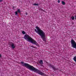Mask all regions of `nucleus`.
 <instances>
[{"instance_id":"9b49d317","label":"nucleus","mask_w":76,"mask_h":76,"mask_svg":"<svg viewBox=\"0 0 76 76\" xmlns=\"http://www.w3.org/2000/svg\"><path fill=\"white\" fill-rule=\"evenodd\" d=\"M33 5H34V6H38V4H33Z\"/></svg>"},{"instance_id":"20e7f679","label":"nucleus","mask_w":76,"mask_h":76,"mask_svg":"<svg viewBox=\"0 0 76 76\" xmlns=\"http://www.w3.org/2000/svg\"><path fill=\"white\" fill-rule=\"evenodd\" d=\"M72 47L74 48H76V43L75 41L73 39L71 40V41Z\"/></svg>"},{"instance_id":"1a4fd4ad","label":"nucleus","mask_w":76,"mask_h":76,"mask_svg":"<svg viewBox=\"0 0 76 76\" xmlns=\"http://www.w3.org/2000/svg\"><path fill=\"white\" fill-rule=\"evenodd\" d=\"M17 12L18 13H20V10L19 9H18L17 10Z\"/></svg>"},{"instance_id":"f03ea898","label":"nucleus","mask_w":76,"mask_h":76,"mask_svg":"<svg viewBox=\"0 0 76 76\" xmlns=\"http://www.w3.org/2000/svg\"><path fill=\"white\" fill-rule=\"evenodd\" d=\"M36 29H35L34 31L37 33L39 35H40L42 38L43 39L44 41H45L46 42V39L45 38L46 37V35H45V33L43 31L41 30L39 27L38 26L36 27Z\"/></svg>"},{"instance_id":"ddd939ff","label":"nucleus","mask_w":76,"mask_h":76,"mask_svg":"<svg viewBox=\"0 0 76 76\" xmlns=\"http://www.w3.org/2000/svg\"><path fill=\"white\" fill-rule=\"evenodd\" d=\"M58 3H60V0H58Z\"/></svg>"},{"instance_id":"412c9836","label":"nucleus","mask_w":76,"mask_h":76,"mask_svg":"<svg viewBox=\"0 0 76 76\" xmlns=\"http://www.w3.org/2000/svg\"><path fill=\"white\" fill-rule=\"evenodd\" d=\"M18 19H19V18H17Z\"/></svg>"},{"instance_id":"6e6552de","label":"nucleus","mask_w":76,"mask_h":76,"mask_svg":"<svg viewBox=\"0 0 76 76\" xmlns=\"http://www.w3.org/2000/svg\"><path fill=\"white\" fill-rule=\"evenodd\" d=\"M73 60L74 61H75V62H76V56L74 58H73Z\"/></svg>"},{"instance_id":"f257e3e1","label":"nucleus","mask_w":76,"mask_h":76,"mask_svg":"<svg viewBox=\"0 0 76 76\" xmlns=\"http://www.w3.org/2000/svg\"><path fill=\"white\" fill-rule=\"evenodd\" d=\"M21 64L23 66H25L30 70L31 71H33V72H34L35 73H37L39 75H42L43 76H44L45 74L44 73L41 72L38 69L34 68L33 66H31L28 64L26 63H24V62H21Z\"/></svg>"},{"instance_id":"0eeeda50","label":"nucleus","mask_w":76,"mask_h":76,"mask_svg":"<svg viewBox=\"0 0 76 76\" xmlns=\"http://www.w3.org/2000/svg\"><path fill=\"white\" fill-rule=\"evenodd\" d=\"M61 3L63 5H65L66 4V3L64 1H62Z\"/></svg>"},{"instance_id":"423d86ee","label":"nucleus","mask_w":76,"mask_h":76,"mask_svg":"<svg viewBox=\"0 0 76 76\" xmlns=\"http://www.w3.org/2000/svg\"><path fill=\"white\" fill-rule=\"evenodd\" d=\"M39 63L40 64H43V62L42 61V60H40L39 61Z\"/></svg>"},{"instance_id":"2eb2a0df","label":"nucleus","mask_w":76,"mask_h":76,"mask_svg":"<svg viewBox=\"0 0 76 76\" xmlns=\"http://www.w3.org/2000/svg\"><path fill=\"white\" fill-rule=\"evenodd\" d=\"M41 10H42V11H43L44 12V10H43L42 9H40Z\"/></svg>"},{"instance_id":"9d476101","label":"nucleus","mask_w":76,"mask_h":76,"mask_svg":"<svg viewBox=\"0 0 76 76\" xmlns=\"http://www.w3.org/2000/svg\"><path fill=\"white\" fill-rule=\"evenodd\" d=\"M22 34H23V35H25V34H26V33L24 31H23L22 32Z\"/></svg>"},{"instance_id":"39448f33","label":"nucleus","mask_w":76,"mask_h":76,"mask_svg":"<svg viewBox=\"0 0 76 76\" xmlns=\"http://www.w3.org/2000/svg\"><path fill=\"white\" fill-rule=\"evenodd\" d=\"M11 47L12 48H15V45H14V44L13 43H12V44Z\"/></svg>"},{"instance_id":"6ab92c4d","label":"nucleus","mask_w":76,"mask_h":76,"mask_svg":"<svg viewBox=\"0 0 76 76\" xmlns=\"http://www.w3.org/2000/svg\"><path fill=\"white\" fill-rule=\"evenodd\" d=\"M1 57V54H0V57Z\"/></svg>"},{"instance_id":"4be33fe9","label":"nucleus","mask_w":76,"mask_h":76,"mask_svg":"<svg viewBox=\"0 0 76 76\" xmlns=\"http://www.w3.org/2000/svg\"><path fill=\"white\" fill-rule=\"evenodd\" d=\"M13 8H15V7H13Z\"/></svg>"},{"instance_id":"a211bd4d","label":"nucleus","mask_w":76,"mask_h":76,"mask_svg":"<svg viewBox=\"0 0 76 76\" xmlns=\"http://www.w3.org/2000/svg\"><path fill=\"white\" fill-rule=\"evenodd\" d=\"M75 19H76V16L75 15Z\"/></svg>"},{"instance_id":"f8f14e48","label":"nucleus","mask_w":76,"mask_h":76,"mask_svg":"<svg viewBox=\"0 0 76 76\" xmlns=\"http://www.w3.org/2000/svg\"><path fill=\"white\" fill-rule=\"evenodd\" d=\"M72 19H75V17L73 16H72L71 17Z\"/></svg>"},{"instance_id":"4468645a","label":"nucleus","mask_w":76,"mask_h":76,"mask_svg":"<svg viewBox=\"0 0 76 76\" xmlns=\"http://www.w3.org/2000/svg\"><path fill=\"white\" fill-rule=\"evenodd\" d=\"M15 15H18V12L16 11L15 12Z\"/></svg>"},{"instance_id":"aec40b11","label":"nucleus","mask_w":76,"mask_h":76,"mask_svg":"<svg viewBox=\"0 0 76 76\" xmlns=\"http://www.w3.org/2000/svg\"><path fill=\"white\" fill-rule=\"evenodd\" d=\"M26 15H28V14L27 13V12H26Z\"/></svg>"},{"instance_id":"5701e85b","label":"nucleus","mask_w":76,"mask_h":76,"mask_svg":"<svg viewBox=\"0 0 76 76\" xmlns=\"http://www.w3.org/2000/svg\"><path fill=\"white\" fill-rule=\"evenodd\" d=\"M72 24H73V23H72Z\"/></svg>"},{"instance_id":"b1692460","label":"nucleus","mask_w":76,"mask_h":76,"mask_svg":"<svg viewBox=\"0 0 76 76\" xmlns=\"http://www.w3.org/2000/svg\"><path fill=\"white\" fill-rule=\"evenodd\" d=\"M64 1H65V0H64Z\"/></svg>"},{"instance_id":"7ed1b4c3","label":"nucleus","mask_w":76,"mask_h":76,"mask_svg":"<svg viewBox=\"0 0 76 76\" xmlns=\"http://www.w3.org/2000/svg\"><path fill=\"white\" fill-rule=\"evenodd\" d=\"M24 38L27 41H28L29 42H31V43L33 44H35V45H38V43L36 41H35L34 39H33L28 35L26 34L25 35Z\"/></svg>"},{"instance_id":"f3484780","label":"nucleus","mask_w":76,"mask_h":76,"mask_svg":"<svg viewBox=\"0 0 76 76\" xmlns=\"http://www.w3.org/2000/svg\"><path fill=\"white\" fill-rule=\"evenodd\" d=\"M53 69H54V70H55V67H53Z\"/></svg>"},{"instance_id":"dca6fc26","label":"nucleus","mask_w":76,"mask_h":76,"mask_svg":"<svg viewBox=\"0 0 76 76\" xmlns=\"http://www.w3.org/2000/svg\"><path fill=\"white\" fill-rule=\"evenodd\" d=\"M2 1H3V0H0V2H1Z\"/></svg>"}]
</instances>
